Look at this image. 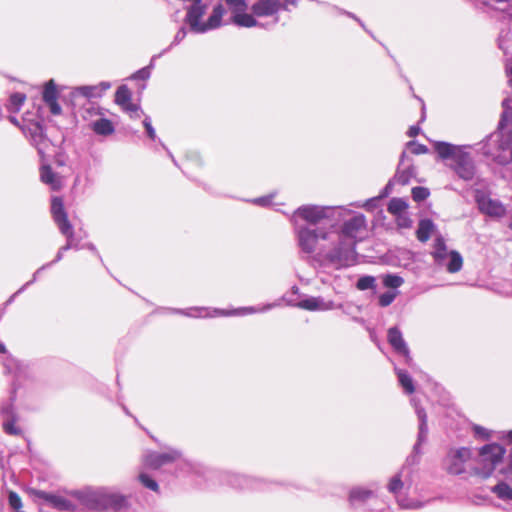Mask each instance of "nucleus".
<instances>
[{"label":"nucleus","instance_id":"nucleus-1","mask_svg":"<svg viewBox=\"0 0 512 512\" xmlns=\"http://www.w3.org/2000/svg\"><path fill=\"white\" fill-rule=\"evenodd\" d=\"M366 227L363 214H356L345 221L338 235L337 245L325 255L328 261L341 267L354 265L357 261L356 244Z\"/></svg>","mask_w":512,"mask_h":512},{"label":"nucleus","instance_id":"nucleus-2","mask_svg":"<svg viewBox=\"0 0 512 512\" xmlns=\"http://www.w3.org/2000/svg\"><path fill=\"white\" fill-rule=\"evenodd\" d=\"M434 149L442 160H450L448 166L464 181H471L476 176V166L470 153L464 147L448 142H434Z\"/></svg>","mask_w":512,"mask_h":512},{"label":"nucleus","instance_id":"nucleus-3","mask_svg":"<svg viewBox=\"0 0 512 512\" xmlns=\"http://www.w3.org/2000/svg\"><path fill=\"white\" fill-rule=\"evenodd\" d=\"M344 212H349L342 207L319 206V205H302L298 207L290 217V221L294 226L302 225L301 221L310 226H318L328 223L330 227H334L333 220L341 217Z\"/></svg>","mask_w":512,"mask_h":512},{"label":"nucleus","instance_id":"nucleus-4","mask_svg":"<svg viewBox=\"0 0 512 512\" xmlns=\"http://www.w3.org/2000/svg\"><path fill=\"white\" fill-rule=\"evenodd\" d=\"M51 213L54 222L56 223L59 231L62 235L66 237V244L62 246L59 251L57 252V255L55 259L48 264H45L46 266L44 269L52 265L53 263L59 262L63 258V253L69 249H80L79 247V241L74 236V230L73 227L68 219L67 213L64 209L63 200L60 197H53L51 202Z\"/></svg>","mask_w":512,"mask_h":512},{"label":"nucleus","instance_id":"nucleus-5","mask_svg":"<svg viewBox=\"0 0 512 512\" xmlns=\"http://www.w3.org/2000/svg\"><path fill=\"white\" fill-rule=\"evenodd\" d=\"M298 0H255L250 5L251 12L258 18H269L264 24H269V29L279 22L280 11H290V7H296Z\"/></svg>","mask_w":512,"mask_h":512},{"label":"nucleus","instance_id":"nucleus-6","mask_svg":"<svg viewBox=\"0 0 512 512\" xmlns=\"http://www.w3.org/2000/svg\"><path fill=\"white\" fill-rule=\"evenodd\" d=\"M506 453V449L497 443L484 445L478 456V465L475 467V474L482 478H488L499 465Z\"/></svg>","mask_w":512,"mask_h":512},{"label":"nucleus","instance_id":"nucleus-7","mask_svg":"<svg viewBox=\"0 0 512 512\" xmlns=\"http://www.w3.org/2000/svg\"><path fill=\"white\" fill-rule=\"evenodd\" d=\"M432 256L435 263L445 267L448 272L456 273L462 269L463 258L457 251H449L443 237L438 236L434 240Z\"/></svg>","mask_w":512,"mask_h":512},{"label":"nucleus","instance_id":"nucleus-8","mask_svg":"<svg viewBox=\"0 0 512 512\" xmlns=\"http://www.w3.org/2000/svg\"><path fill=\"white\" fill-rule=\"evenodd\" d=\"M298 245L304 253L311 254L316 250L319 239L327 240L329 231L323 227L311 228L305 225L294 226Z\"/></svg>","mask_w":512,"mask_h":512},{"label":"nucleus","instance_id":"nucleus-9","mask_svg":"<svg viewBox=\"0 0 512 512\" xmlns=\"http://www.w3.org/2000/svg\"><path fill=\"white\" fill-rule=\"evenodd\" d=\"M275 304H267L262 307H242L239 309H235L233 311H227V310H213V314H210L208 312L207 308L204 307H194L187 310H181L180 313L189 316V317H214V316H230V315H246V314H253V313H261L270 310L273 308Z\"/></svg>","mask_w":512,"mask_h":512},{"label":"nucleus","instance_id":"nucleus-10","mask_svg":"<svg viewBox=\"0 0 512 512\" xmlns=\"http://www.w3.org/2000/svg\"><path fill=\"white\" fill-rule=\"evenodd\" d=\"M475 201L480 212L490 217L501 218L506 214V208L499 200L492 199L480 190L475 192Z\"/></svg>","mask_w":512,"mask_h":512},{"label":"nucleus","instance_id":"nucleus-11","mask_svg":"<svg viewBox=\"0 0 512 512\" xmlns=\"http://www.w3.org/2000/svg\"><path fill=\"white\" fill-rule=\"evenodd\" d=\"M183 2H190L191 5L187 8L185 21L190 26L191 31L195 33H205L204 23L201 18L206 12V5L202 4V0H182Z\"/></svg>","mask_w":512,"mask_h":512},{"label":"nucleus","instance_id":"nucleus-12","mask_svg":"<svg viewBox=\"0 0 512 512\" xmlns=\"http://www.w3.org/2000/svg\"><path fill=\"white\" fill-rule=\"evenodd\" d=\"M470 449L462 447L451 450L445 458V466L450 474L459 475L465 471V463L470 459Z\"/></svg>","mask_w":512,"mask_h":512},{"label":"nucleus","instance_id":"nucleus-13","mask_svg":"<svg viewBox=\"0 0 512 512\" xmlns=\"http://www.w3.org/2000/svg\"><path fill=\"white\" fill-rule=\"evenodd\" d=\"M182 458V453L179 450L170 449L167 452H149L144 456V463L147 467L158 469L163 465L178 461Z\"/></svg>","mask_w":512,"mask_h":512},{"label":"nucleus","instance_id":"nucleus-14","mask_svg":"<svg viewBox=\"0 0 512 512\" xmlns=\"http://www.w3.org/2000/svg\"><path fill=\"white\" fill-rule=\"evenodd\" d=\"M387 340L394 351L403 356L408 365H411L412 357L410 355L409 348L398 327H391L388 329Z\"/></svg>","mask_w":512,"mask_h":512},{"label":"nucleus","instance_id":"nucleus-15","mask_svg":"<svg viewBox=\"0 0 512 512\" xmlns=\"http://www.w3.org/2000/svg\"><path fill=\"white\" fill-rule=\"evenodd\" d=\"M93 502L91 507L93 508H104L112 507L114 509H120L124 506L125 498L117 494H100L93 493L88 496V502Z\"/></svg>","mask_w":512,"mask_h":512},{"label":"nucleus","instance_id":"nucleus-16","mask_svg":"<svg viewBox=\"0 0 512 512\" xmlns=\"http://www.w3.org/2000/svg\"><path fill=\"white\" fill-rule=\"evenodd\" d=\"M411 401L415 407V411H416V414H417L419 422H420L417 442L415 443V445L413 447V453L415 454L413 456V459H414L417 455L421 454L420 446L426 442L427 434H428V426H427V415H426L425 410L423 408H420L417 405L415 399H412Z\"/></svg>","mask_w":512,"mask_h":512},{"label":"nucleus","instance_id":"nucleus-17","mask_svg":"<svg viewBox=\"0 0 512 512\" xmlns=\"http://www.w3.org/2000/svg\"><path fill=\"white\" fill-rule=\"evenodd\" d=\"M297 307L309 311H327L336 306L333 301H325L321 297H309L298 302Z\"/></svg>","mask_w":512,"mask_h":512},{"label":"nucleus","instance_id":"nucleus-18","mask_svg":"<svg viewBox=\"0 0 512 512\" xmlns=\"http://www.w3.org/2000/svg\"><path fill=\"white\" fill-rule=\"evenodd\" d=\"M58 92L53 80L48 81L45 84L43 91V100L49 106L50 112L53 115H59L61 113V107L57 103Z\"/></svg>","mask_w":512,"mask_h":512},{"label":"nucleus","instance_id":"nucleus-19","mask_svg":"<svg viewBox=\"0 0 512 512\" xmlns=\"http://www.w3.org/2000/svg\"><path fill=\"white\" fill-rule=\"evenodd\" d=\"M257 18L258 17L255 16L253 13L248 14L246 13V11H244L232 15V22L239 27H260L264 29H269V24H264V22L258 20Z\"/></svg>","mask_w":512,"mask_h":512},{"label":"nucleus","instance_id":"nucleus-20","mask_svg":"<svg viewBox=\"0 0 512 512\" xmlns=\"http://www.w3.org/2000/svg\"><path fill=\"white\" fill-rule=\"evenodd\" d=\"M41 498L60 511H73L75 509L74 503L62 495L42 492Z\"/></svg>","mask_w":512,"mask_h":512},{"label":"nucleus","instance_id":"nucleus-21","mask_svg":"<svg viewBox=\"0 0 512 512\" xmlns=\"http://www.w3.org/2000/svg\"><path fill=\"white\" fill-rule=\"evenodd\" d=\"M29 134L31 143L36 147L39 154H43L49 145V140L44 135L42 126L38 123L33 124L29 128Z\"/></svg>","mask_w":512,"mask_h":512},{"label":"nucleus","instance_id":"nucleus-22","mask_svg":"<svg viewBox=\"0 0 512 512\" xmlns=\"http://www.w3.org/2000/svg\"><path fill=\"white\" fill-rule=\"evenodd\" d=\"M110 82L103 81L97 85L80 86L76 88V91L87 98L101 97L105 91L110 89Z\"/></svg>","mask_w":512,"mask_h":512},{"label":"nucleus","instance_id":"nucleus-23","mask_svg":"<svg viewBox=\"0 0 512 512\" xmlns=\"http://www.w3.org/2000/svg\"><path fill=\"white\" fill-rule=\"evenodd\" d=\"M89 128L93 130L95 134L101 136L111 135L115 131L113 123L104 116L95 119V121H91Z\"/></svg>","mask_w":512,"mask_h":512},{"label":"nucleus","instance_id":"nucleus-24","mask_svg":"<svg viewBox=\"0 0 512 512\" xmlns=\"http://www.w3.org/2000/svg\"><path fill=\"white\" fill-rule=\"evenodd\" d=\"M406 157V152H402L399 167L397 169V172L394 176V181H396L398 184L406 185L409 183L410 179L415 174V169L412 165L407 166L406 168H401L402 165H404V159Z\"/></svg>","mask_w":512,"mask_h":512},{"label":"nucleus","instance_id":"nucleus-25","mask_svg":"<svg viewBox=\"0 0 512 512\" xmlns=\"http://www.w3.org/2000/svg\"><path fill=\"white\" fill-rule=\"evenodd\" d=\"M40 177L43 183L49 185L53 190H57L61 187V179L50 166H42L40 171Z\"/></svg>","mask_w":512,"mask_h":512},{"label":"nucleus","instance_id":"nucleus-26","mask_svg":"<svg viewBox=\"0 0 512 512\" xmlns=\"http://www.w3.org/2000/svg\"><path fill=\"white\" fill-rule=\"evenodd\" d=\"M225 14V8L222 4H218L213 8L211 15L208 20L204 23V28H206V32L216 29L221 26V21L223 15Z\"/></svg>","mask_w":512,"mask_h":512},{"label":"nucleus","instance_id":"nucleus-27","mask_svg":"<svg viewBox=\"0 0 512 512\" xmlns=\"http://www.w3.org/2000/svg\"><path fill=\"white\" fill-rule=\"evenodd\" d=\"M231 485L240 489H259L260 481L244 475H233L230 481Z\"/></svg>","mask_w":512,"mask_h":512},{"label":"nucleus","instance_id":"nucleus-28","mask_svg":"<svg viewBox=\"0 0 512 512\" xmlns=\"http://www.w3.org/2000/svg\"><path fill=\"white\" fill-rule=\"evenodd\" d=\"M435 230V224L430 219H422L418 224L416 231L417 239L420 242H426Z\"/></svg>","mask_w":512,"mask_h":512},{"label":"nucleus","instance_id":"nucleus-29","mask_svg":"<svg viewBox=\"0 0 512 512\" xmlns=\"http://www.w3.org/2000/svg\"><path fill=\"white\" fill-rule=\"evenodd\" d=\"M374 492L372 490L364 489V488H354L351 490L349 495V501L352 505H355L359 502H365L366 500L373 497Z\"/></svg>","mask_w":512,"mask_h":512},{"label":"nucleus","instance_id":"nucleus-30","mask_svg":"<svg viewBox=\"0 0 512 512\" xmlns=\"http://www.w3.org/2000/svg\"><path fill=\"white\" fill-rule=\"evenodd\" d=\"M395 372L398 376L399 383L403 387L405 392L407 394H412L415 390V387H414L413 380L410 377V375L406 371H403L399 368H395Z\"/></svg>","mask_w":512,"mask_h":512},{"label":"nucleus","instance_id":"nucleus-31","mask_svg":"<svg viewBox=\"0 0 512 512\" xmlns=\"http://www.w3.org/2000/svg\"><path fill=\"white\" fill-rule=\"evenodd\" d=\"M491 491L502 500L512 501V488L505 482H500L491 488Z\"/></svg>","mask_w":512,"mask_h":512},{"label":"nucleus","instance_id":"nucleus-32","mask_svg":"<svg viewBox=\"0 0 512 512\" xmlns=\"http://www.w3.org/2000/svg\"><path fill=\"white\" fill-rule=\"evenodd\" d=\"M101 116H104V110L101 107L95 106L93 104L85 107L82 112L83 119L89 121V123H91V121H95V119H93L94 117L99 118Z\"/></svg>","mask_w":512,"mask_h":512},{"label":"nucleus","instance_id":"nucleus-33","mask_svg":"<svg viewBox=\"0 0 512 512\" xmlns=\"http://www.w3.org/2000/svg\"><path fill=\"white\" fill-rule=\"evenodd\" d=\"M129 101H131V92L126 85H121L115 93V102L122 107Z\"/></svg>","mask_w":512,"mask_h":512},{"label":"nucleus","instance_id":"nucleus-34","mask_svg":"<svg viewBox=\"0 0 512 512\" xmlns=\"http://www.w3.org/2000/svg\"><path fill=\"white\" fill-rule=\"evenodd\" d=\"M26 99L25 94L23 93H14L11 95L9 104H8V110L10 112H18L23 105L24 101Z\"/></svg>","mask_w":512,"mask_h":512},{"label":"nucleus","instance_id":"nucleus-35","mask_svg":"<svg viewBox=\"0 0 512 512\" xmlns=\"http://www.w3.org/2000/svg\"><path fill=\"white\" fill-rule=\"evenodd\" d=\"M161 57V54H158V55H154L151 59V62L148 66L146 67H143L141 69H139L138 71H136L133 75H132V78L133 79H136V80H147L150 75H151V69L154 65V61L156 58H159Z\"/></svg>","mask_w":512,"mask_h":512},{"label":"nucleus","instance_id":"nucleus-36","mask_svg":"<svg viewBox=\"0 0 512 512\" xmlns=\"http://www.w3.org/2000/svg\"><path fill=\"white\" fill-rule=\"evenodd\" d=\"M407 208V204L401 198H393L388 204V212L391 214H400Z\"/></svg>","mask_w":512,"mask_h":512},{"label":"nucleus","instance_id":"nucleus-37","mask_svg":"<svg viewBox=\"0 0 512 512\" xmlns=\"http://www.w3.org/2000/svg\"><path fill=\"white\" fill-rule=\"evenodd\" d=\"M226 4L229 6V9L232 12V15L236 13L244 12L250 6L246 2V0H225Z\"/></svg>","mask_w":512,"mask_h":512},{"label":"nucleus","instance_id":"nucleus-38","mask_svg":"<svg viewBox=\"0 0 512 512\" xmlns=\"http://www.w3.org/2000/svg\"><path fill=\"white\" fill-rule=\"evenodd\" d=\"M404 280L402 277L395 274H388L383 278V284L388 288H398L403 284Z\"/></svg>","mask_w":512,"mask_h":512},{"label":"nucleus","instance_id":"nucleus-39","mask_svg":"<svg viewBox=\"0 0 512 512\" xmlns=\"http://www.w3.org/2000/svg\"><path fill=\"white\" fill-rule=\"evenodd\" d=\"M375 281L373 276H362L358 279L356 288L361 291L373 289L375 287Z\"/></svg>","mask_w":512,"mask_h":512},{"label":"nucleus","instance_id":"nucleus-40","mask_svg":"<svg viewBox=\"0 0 512 512\" xmlns=\"http://www.w3.org/2000/svg\"><path fill=\"white\" fill-rule=\"evenodd\" d=\"M403 471L404 470H402L399 474L392 477V479L389 482L388 490L393 494H397L403 487V481L401 479Z\"/></svg>","mask_w":512,"mask_h":512},{"label":"nucleus","instance_id":"nucleus-41","mask_svg":"<svg viewBox=\"0 0 512 512\" xmlns=\"http://www.w3.org/2000/svg\"><path fill=\"white\" fill-rule=\"evenodd\" d=\"M16 421H13L12 418L3 420V430L5 433L9 435H20L21 429L15 425Z\"/></svg>","mask_w":512,"mask_h":512},{"label":"nucleus","instance_id":"nucleus-42","mask_svg":"<svg viewBox=\"0 0 512 512\" xmlns=\"http://www.w3.org/2000/svg\"><path fill=\"white\" fill-rule=\"evenodd\" d=\"M429 190L425 187H414L412 189V197L415 201H423L429 196Z\"/></svg>","mask_w":512,"mask_h":512},{"label":"nucleus","instance_id":"nucleus-43","mask_svg":"<svg viewBox=\"0 0 512 512\" xmlns=\"http://www.w3.org/2000/svg\"><path fill=\"white\" fill-rule=\"evenodd\" d=\"M397 502L399 506L404 509H418L423 506L421 502L409 500L407 498H398Z\"/></svg>","mask_w":512,"mask_h":512},{"label":"nucleus","instance_id":"nucleus-44","mask_svg":"<svg viewBox=\"0 0 512 512\" xmlns=\"http://www.w3.org/2000/svg\"><path fill=\"white\" fill-rule=\"evenodd\" d=\"M139 480L140 482L148 489L152 490V491H158V484L155 480H153L152 478H150L148 475L142 473L139 475Z\"/></svg>","mask_w":512,"mask_h":512},{"label":"nucleus","instance_id":"nucleus-45","mask_svg":"<svg viewBox=\"0 0 512 512\" xmlns=\"http://www.w3.org/2000/svg\"><path fill=\"white\" fill-rule=\"evenodd\" d=\"M0 415H2L4 417V419L10 420L12 418L13 421H17V417L14 412L12 403L5 404L0 410Z\"/></svg>","mask_w":512,"mask_h":512},{"label":"nucleus","instance_id":"nucleus-46","mask_svg":"<svg viewBox=\"0 0 512 512\" xmlns=\"http://www.w3.org/2000/svg\"><path fill=\"white\" fill-rule=\"evenodd\" d=\"M396 293L395 292H385L379 296V305L381 307H387L389 306L395 299Z\"/></svg>","mask_w":512,"mask_h":512},{"label":"nucleus","instance_id":"nucleus-47","mask_svg":"<svg viewBox=\"0 0 512 512\" xmlns=\"http://www.w3.org/2000/svg\"><path fill=\"white\" fill-rule=\"evenodd\" d=\"M186 34H187V33H186V29H185L184 27L180 28V29L178 30V32L176 33V35L174 36V39H173V41L171 42L170 46H169L167 49L163 50V51L160 53V54H161V56H162L164 53H166L169 49H171L172 47H174V46L178 45V44H179V43H180V42L185 38Z\"/></svg>","mask_w":512,"mask_h":512},{"label":"nucleus","instance_id":"nucleus-48","mask_svg":"<svg viewBox=\"0 0 512 512\" xmlns=\"http://www.w3.org/2000/svg\"><path fill=\"white\" fill-rule=\"evenodd\" d=\"M8 500H9V505L15 511H18L22 507L21 498L19 497V495L16 492H10Z\"/></svg>","mask_w":512,"mask_h":512},{"label":"nucleus","instance_id":"nucleus-49","mask_svg":"<svg viewBox=\"0 0 512 512\" xmlns=\"http://www.w3.org/2000/svg\"><path fill=\"white\" fill-rule=\"evenodd\" d=\"M408 146L411 148V152L415 155L425 154L428 152V148L425 145L416 143L414 141H410Z\"/></svg>","mask_w":512,"mask_h":512},{"label":"nucleus","instance_id":"nucleus-50","mask_svg":"<svg viewBox=\"0 0 512 512\" xmlns=\"http://www.w3.org/2000/svg\"><path fill=\"white\" fill-rule=\"evenodd\" d=\"M123 110L128 112L130 116L133 118H138L140 115L138 113L139 106L129 101L128 103L122 106Z\"/></svg>","mask_w":512,"mask_h":512},{"label":"nucleus","instance_id":"nucleus-51","mask_svg":"<svg viewBox=\"0 0 512 512\" xmlns=\"http://www.w3.org/2000/svg\"><path fill=\"white\" fill-rule=\"evenodd\" d=\"M45 267H46V266H42V267H40V268H39V269H38V270L33 274V278H32V280H31V281H29V282H27L26 284H24V285H23V286H22V287H21V288H20V289H19V290L14 294V295H12V296L9 298V300L7 301V303H8V304H9V303H11V302L13 301L14 297H15L17 294L22 293V292L26 289V287H28L30 284H32L33 282H35V281H36V279H37L38 274H39L42 270H44V268H45Z\"/></svg>","mask_w":512,"mask_h":512},{"label":"nucleus","instance_id":"nucleus-52","mask_svg":"<svg viewBox=\"0 0 512 512\" xmlns=\"http://www.w3.org/2000/svg\"><path fill=\"white\" fill-rule=\"evenodd\" d=\"M143 125L146 129L147 135L150 139L155 140L156 139V132L155 129L152 126L150 117H145L143 120Z\"/></svg>","mask_w":512,"mask_h":512},{"label":"nucleus","instance_id":"nucleus-53","mask_svg":"<svg viewBox=\"0 0 512 512\" xmlns=\"http://www.w3.org/2000/svg\"><path fill=\"white\" fill-rule=\"evenodd\" d=\"M272 196H263L259 198H255L253 203L259 206H268L271 204Z\"/></svg>","mask_w":512,"mask_h":512},{"label":"nucleus","instance_id":"nucleus-54","mask_svg":"<svg viewBox=\"0 0 512 512\" xmlns=\"http://www.w3.org/2000/svg\"><path fill=\"white\" fill-rule=\"evenodd\" d=\"M420 132V128L418 126H411L407 132L409 137H416Z\"/></svg>","mask_w":512,"mask_h":512},{"label":"nucleus","instance_id":"nucleus-55","mask_svg":"<svg viewBox=\"0 0 512 512\" xmlns=\"http://www.w3.org/2000/svg\"><path fill=\"white\" fill-rule=\"evenodd\" d=\"M349 17L355 19L364 29H365V25L361 22V20L359 18H357L354 14L350 13V12H347L346 13Z\"/></svg>","mask_w":512,"mask_h":512},{"label":"nucleus","instance_id":"nucleus-56","mask_svg":"<svg viewBox=\"0 0 512 512\" xmlns=\"http://www.w3.org/2000/svg\"><path fill=\"white\" fill-rule=\"evenodd\" d=\"M507 74L509 76V82L512 84V65L506 67Z\"/></svg>","mask_w":512,"mask_h":512},{"label":"nucleus","instance_id":"nucleus-57","mask_svg":"<svg viewBox=\"0 0 512 512\" xmlns=\"http://www.w3.org/2000/svg\"><path fill=\"white\" fill-rule=\"evenodd\" d=\"M475 432H476L477 434H483V433L485 432V429H484V428H482V427H480V426H476V427H475Z\"/></svg>","mask_w":512,"mask_h":512},{"label":"nucleus","instance_id":"nucleus-58","mask_svg":"<svg viewBox=\"0 0 512 512\" xmlns=\"http://www.w3.org/2000/svg\"><path fill=\"white\" fill-rule=\"evenodd\" d=\"M506 439L509 443H512V430L507 432Z\"/></svg>","mask_w":512,"mask_h":512},{"label":"nucleus","instance_id":"nucleus-59","mask_svg":"<svg viewBox=\"0 0 512 512\" xmlns=\"http://www.w3.org/2000/svg\"><path fill=\"white\" fill-rule=\"evenodd\" d=\"M6 351L5 345L0 342V353H4Z\"/></svg>","mask_w":512,"mask_h":512},{"label":"nucleus","instance_id":"nucleus-60","mask_svg":"<svg viewBox=\"0 0 512 512\" xmlns=\"http://www.w3.org/2000/svg\"><path fill=\"white\" fill-rule=\"evenodd\" d=\"M391 185H392V181H389L388 184L385 187V190L387 191L390 188Z\"/></svg>","mask_w":512,"mask_h":512},{"label":"nucleus","instance_id":"nucleus-61","mask_svg":"<svg viewBox=\"0 0 512 512\" xmlns=\"http://www.w3.org/2000/svg\"><path fill=\"white\" fill-rule=\"evenodd\" d=\"M509 470H510V471H511V473H512V459H511V460H510V462H509Z\"/></svg>","mask_w":512,"mask_h":512},{"label":"nucleus","instance_id":"nucleus-62","mask_svg":"<svg viewBox=\"0 0 512 512\" xmlns=\"http://www.w3.org/2000/svg\"><path fill=\"white\" fill-rule=\"evenodd\" d=\"M508 227L512 230V214H511V221H510Z\"/></svg>","mask_w":512,"mask_h":512},{"label":"nucleus","instance_id":"nucleus-63","mask_svg":"<svg viewBox=\"0 0 512 512\" xmlns=\"http://www.w3.org/2000/svg\"><path fill=\"white\" fill-rule=\"evenodd\" d=\"M169 156H170V158L173 160V162L176 164V161H175V159H174L173 155H172L170 152H169Z\"/></svg>","mask_w":512,"mask_h":512},{"label":"nucleus","instance_id":"nucleus-64","mask_svg":"<svg viewBox=\"0 0 512 512\" xmlns=\"http://www.w3.org/2000/svg\"><path fill=\"white\" fill-rule=\"evenodd\" d=\"M11 121H12L14 124H17V120H16L14 117H12V118H11Z\"/></svg>","mask_w":512,"mask_h":512}]
</instances>
